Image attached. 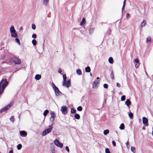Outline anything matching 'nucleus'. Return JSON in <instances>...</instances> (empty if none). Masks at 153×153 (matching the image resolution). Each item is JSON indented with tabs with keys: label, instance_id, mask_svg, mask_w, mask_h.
<instances>
[{
	"label": "nucleus",
	"instance_id": "nucleus-1",
	"mask_svg": "<svg viewBox=\"0 0 153 153\" xmlns=\"http://www.w3.org/2000/svg\"><path fill=\"white\" fill-rule=\"evenodd\" d=\"M8 84V82L6 79H3L0 82V94L3 93V90Z\"/></svg>",
	"mask_w": 153,
	"mask_h": 153
},
{
	"label": "nucleus",
	"instance_id": "nucleus-2",
	"mask_svg": "<svg viewBox=\"0 0 153 153\" xmlns=\"http://www.w3.org/2000/svg\"><path fill=\"white\" fill-rule=\"evenodd\" d=\"M52 86L53 90L55 91V94L56 96H59L61 95V93L53 83H52Z\"/></svg>",
	"mask_w": 153,
	"mask_h": 153
},
{
	"label": "nucleus",
	"instance_id": "nucleus-3",
	"mask_svg": "<svg viewBox=\"0 0 153 153\" xmlns=\"http://www.w3.org/2000/svg\"><path fill=\"white\" fill-rule=\"evenodd\" d=\"M10 30L11 33V36L13 37H17V34L16 33V31L13 26H12L10 28Z\"/></svg>",
	"mask_w": 153,
	"mask_h": 153
},
{
	"label": "nucleus",
	"instance_id": "nucleus-4",
	"mask_svg": "<svg viewBox=\"0 0 153 153\" xmlns=\"http://www.w3.org/2000/svg\"><path fill=\"white\" fill-rule=\"evenodd\" d=\"M49 128L46 129L43 131L42 134V136H45L51 131L53 128L52 126L51 125H50L49 126Z\"/></svg>",
	"mask_w": 153,
	"mask_h": 153
},
{
	"label": "nucleus",
	"instance_id": "nucleus-5",
	"mask_svg": "<svg viewBox=\"0 0 153 153\" xmlns=\"http://www.w3.org/2000/svg\"><path fill=\"white\" fill-rule=\"evenodd\" d=\"M11 59L16 64L19 65L21 63V60L16 57H13Z\"/></svg>",
	"mask_w": 153,
	"mask_h": 153
},
{
	"label": "nucleus",
	"instance_id": "nucleus-6",
	"mask_svg": "<svg viewBox=\"0 0 153 153\" xmlns=\"http://www.w3.org/2000/svg\"><path fill=\"white\" fill-rule=\"evenodd\" d=\"M99 79V77H97V80H95L93 82L92 85V88L94 89H96L97 88L98 85L100 83V81L98 79Z\"/></svg>",
	"mask_w": 153,
	"mask_h": 153
},
{
	"label": "nucleus",
	"instance_id": "nucleus-7",
	"mask_svg": "<svg viewBox=\"0 0 153 153\" xmlns=\"http://www.w3.org/2000/svg\"><path fill=\"white\" fill-rule=\"evenodd\" d=\"M50 114L51 117L50 118L49 121L51 123L53 124V121L55 119L56 115L54 112L53 111H51Z\"/></svg>",
	"mask_w": 153,
	"mask_h": 153
},
{
	"label": "nucleus",
	"instance_id": "nucleus-8",
	"mask_svg": "<svg viewBox=\"0 0 153 153\" xmlns=\"http://www.w3.org/2000/svg\"><path fill=\"white\" fill-rule=\"evenodd\" d=\"M54 143L55 145L59 147L60 148H62L63 147V144L61 143L58 140L56 139L54 141Z\"/></svg>",
	"mask_w": 153,
	"mask_h": 153
},
{
	"label": "nucleus",
	"instance_id": "nucleus-9",
	"mask_svg": "<svg viewBox=\"0 0 153 153\" xmlns=\"http://www.w3.org/2000/svg\"><path fill=\"white\" fill-rule=\"evenodd\" d=\"M62 85L63 86H65L67 88H68L71 85V82L70 80L66 81H65V83L62 82Z\"/></svg>",
	"mask_w": 153,
	"mask_h": 153
},
{
	"label": "nucleus",
	"instance_id": "nucleus-10",
	"mask_svg": "<svg viewBox=\"0 0 153 153\" xmlns=\"http://www.w3.org/2000/svg\"><path fill=\"white\" fill-rule=\"evenodd\" d=\"M12 105V103H10L7 105V106L2 108L0 110L1 113H2L3 112L7 110Z\"/></svg>",
	"mask_w": 153,
	"mask_h": 153
},
{
	"label": "nucleus",
	"instance_id": "nucleus-11",
	"mask_svg": "<svg viewBox=\"0 0 153 153\" xmlns=\"http://www.w3.org/2000/svg\"><path fill=\"white\" fill-rule=\"evenodd\" d=\"M67 108L66 106H62L61 108V111L63 114L66 113Z\"/></svg>",
	"mask_w": 153,
	"mask_h": 153
},
{
	"label": "nucleus",
	"instance_id": "nucleus-12",
	"mask_svg": "<svg viewBox=\"0 0 153 153\" xmlns=\"http://www.w3.org/2000/svg\"><path fill=\"white\" fill-rule=\"evenodd\" d=\"M21 135L23 137H25L27 135V133L25 131H20Z\"/></svg>",
	"mask_w": 153,
	"mask_h": 153
},
{
	"label": "nucleus",
	"instance_id": "nucleus-13",
	"mask_svg": "<svg viewBox=\"0 0 153 153\" xmlns=\"http://www.w3.org/2000/svg\"><path fill=\"white\" fill-rule=\"evenodd\" d=\"M142 120L143 124H146L148 122V120L146 117H143L142 118Z\"/></svg>",
	"mask_w": 153,
	"mask_h": 153
},
{
	"label": "nucleus",
	"instance_id": "nucleus-14",
	"mask_svg": "<svg viewBox=\"0 0 153 153\" xmlns=\"http://www.w3.org/2000/svg\"><path fill=\"white\" fill-rule=\"evenodd\" d=\"M125 103V104L128 107L129 106H130L131 104V102L130 101V100L129 99H127L126 100Z\"/></svg>",
	"mask_w": 153,
	"mask_h": 153
},
{
	"label": "nucleus",
	"instance_id": "nucleus-15",
	"mask_svg": "<svg viewBox=\"0 0 153 153\" xmlns=\"http://www.w3.org/2000/svg\"><path fill=\"white\" fill-rule=\"evenodd\" d=\"M146 23V21L144 20H143V22H141L140 27H143L145 26Z\"/></svg>",
	"mask_w": 153,
	"mask_h": 153
},
{
	"label": "nucleus",
	"instance_id": "nucleus-16",
	"mask_svg": "<svg viewBox=\"0 0 153 153\" xmlns=\"http://www.w3.org/2000/svg\"><path fill=\"white\" fill-rule=\"evenodd\" d=\"M41 78V76L39 74H37L35 76V79L37 80L40 79Z\"/></svg>",
	"mask_w": 153,
	"mask_h": 153
},
{
	"label": "nucleus",
	"instance_id": "nucleus-17",
	"mask_svg": "<svg viewBox=\"0 0 153 153\" xmlns=\"http://www.w3.org/2000/svg\"><path fill=\"white\" fill-rule=\"evenodd\" d=\"M85 23V19L84 18H83L82 19V21L80 23V25H84Z\"/></svg>",
	"mask_w": 153,
	"mask_h": 153
},
{
	"label": "nucleus",
	"instance_id": "nucleus-18",
	"mask_svg": "<svg viewBox=\"0 0 153 153\" xmlns=\"http://www.w3.org/2000/svg\"><path fill=\"white\" fill-rule=\"evenodd\" d=\"M43 3L45 5H47L49 2V0H43Z\"/></svg>",
	"mask_w": 153,
	"mask_h": 153
},
{
	"label": "nucleus",
	"instance_id": "nucleus-19",
	"mask_svg": "<svg viewBox=\"0 0 153 153\" xmlns=\"http://www.w3.org/2000/svg\"><path fill=\"white\" fill-rule=\"evenodd\" d=\"M109 130L108 129H106L104 131L103 134L105 135H106L108 134L109 133Z\"/></svg>",
	"mask_w": 153,
	"mask_h": 153
},
{
	"label": "nucleus",
	"instance_id": "nucleus-20",
	"mask_svg": "<svg viewBox=\"0 0 153 153\" xmlns=\"http://www.w3.org/2000/svg\"><path fill=\"white\" fill-rule=\"evenodd\" d=\"M91 71V69L88 66L85 68V71L87 72H89Z\"/></svg>",
	"mask_w": 153,
	"mask_h": 153
},
{
	"label": "nucleus",
	"instance_id": "nucleus-21",
	"mask_svg": "<svg viewBox=\"0 0 153 153\" xmlns=\"http://www.w3.org/2000/svg\"><path fill=\"white\" fill-rule=\"evenodd\" d=\"M125 128L124 125L123 123H122L120 125L119 128L121 130H123Z\"/></svg>",
	"mask_w": 153,
	"mask_h": 153
},
{
	"label": "nucleus",
	"instance_id": "nucleus-22",
	"mask_svg": "<svg viewBox=\"0 0 153 153\" xmlns=\"http://www.w3.org/2000/svg\"><path fill=\"white\" fill-rule=\"evenodd\" d=\"M108 61L111 64H113V59L112 57H110L109 58Z\"/></svg>",
	"mask_w": 153,
	"mask_h": 153
},
{
	"label": "nucleus",
	"instance_id": "nucleus-23",
	"mask_svg": "<svg viewBox=\"0 0 153 153\" xmlns=\"http://www.w3.org/2000/svg\"><path fill=\"white\" fill-rule=\"evenodd\" d=\"M74 117L76 119L78 120L80 119V116L79 114H76L74 116Z\"/></svg>",
	"mask_w": 153,
	"mask_h": 153
},
{
	"label": "nucleus",
	"instance_id": "nucleus-24",
	"mask_svg": "<svg viewBox=\"0 0 153 153\" xmlns=\"http://www.w3.org/2000/svg\"><path fill=\"white\" fill-rule=\"evenodd\" d=\"M76 73L79 75H81L82 74L81 70L80 69H78L76 70Z\"/></svg>",
	"mask_w": 153,
	"mask_h": 153
},
{
	"label": "nucleus",
	"instance_id": "nucleus-25",
	"mask_svg": "<svg viewBox=\"0 0 153 153\" xmlns=\"http://www.w3.org/2000/svg\"><path fill=\"white\" fill-rule=\"evenodd\" d=\"M49 111L48 110H45L43 113V115L45 117L47 114L48 113Z\"/></svg>",
	"mask_w": 153,
	"mask_h": 153
},
{
	"label": "nucleus",
	"instance_id": "nucleus-26",
	"mask_svg": "<svg viewBox=\"0 0 153 153\" xmlns=\"http://www.w3.org/2000/svg\"><path fill=\"white\" fill-rule=\"evenodd\" d=\"M32 43L34 46H35L37 44L36 41L35 39H33L32 41Z\"/></svg>",
	"mask_w": 153,
	"mask_h": 153
},
{
	"label": "nucleus",
	"instance_id": "nucleus-27",
	"mask_svg": "<svg viewBox=\"0 0 153 153\" xmlns=\"http://www.w3.org/2000/svg\"><path fill=\"white\" fill-rule=\"evenodd\" d=\"M63 80L62 82H63L64 83H65V81H66V76L65 74H64L63 75Z\"/></svg>",
	"mask_w": 153,
	"mask_h": 153
},
{
	"label": "nucleus",
	"instance_id": "nucleus-28",
	"mask_svg": "<svg viewBox=\"0 0 153 153\" xmlns=\"http://www.w3.org/2000/svg\"><path fill=\"white\" fill-rule=\"evenodd\" d=\"M128 116L131 119H132L133 117V114L131 112L129 113L128 114Z\"/></svg>",
	"mask_w": 153,
	"mask_h": 153
},
{
	"label": "nucleus",
	"instance_id": "nucleus-29",
	"mask_svg": "<svg viewBox=\"0 0 153 153\" xmlns=\"http://www.w3.org/2000/svg\"><path fill=\"white\" fill-rule=\"evenodd\" d=\"M22 145L21 144H19L17 146V149L19 150H20L22 148Z\"/></svg>",
	"mask_w": 153,
	"mask_h": 153
},
{
	"label": "nucleus",
	"instance_id": "nucleus-30",
	"mask_svg": "<svg viewBox=\"0 0 153 153\" xmlns=\"http://www.w3.org/2000/svg\"><path fill=\"white\" fill-rule=\"evenodd\" d=\"M110 77L112 79H114V74L113 71H112L110 74Z\"/></svg>",
	"mask_w": 153,
	"mask_h": 153
},
{
	"label": "nucleus",
	"instance_id": "nucleus-31",
	"mask_svg": "<svg viewBox=\"0 0 153 153\" xmlns=\"http://www.w3.org/2000/svg\"><path fill=\"white\" fill-rule=\"evenodd\" d=\"M131 150L134 153H135V148L133 146H132L131 148Z\"/></svg>",
	"mask_w": 153,
	"mask_h": 153
},
{
	"label": "nucleus",
	"instance_id": "nucleus-32",
	"mask_svg": "<svg viewBox=\"0 0 153 153\" xmlns=\"http://www.w3.org/2000/svg\"><path fill=\"white\" fill-rule=\"evenodd\" d=\"M151 39V38L150 37H148L146 39V42L147 43H148V42H150Z\"/></svg>",
	"mask_w": 153,
	"mask_h": 153
},
{
	"label": "nucleus",
	"instance_id": "nucleus-33",
	"mask_svg": "<svg viewBox=\"0 0 153 153\" xmlns=\"http://www.w3.org/2000/svg\"><path fill=\"white\" fill-rule=\"evenodd\" d=\"M126 99V96L125 95L121 97V100L122 101H124Z\"/></svg>",
	"mask_w": 153,
	"mask_h": 153
},
{
	"label": "nucleus",
	"instance_id": "nucleus-34",
	"mask_svg": "<svg viewBox=\"0 0 153 153\" xmlns=\"http://www.w3.org/2000/svg\"><path fill=\"white\" fill-rule=\"evenodd\" d=\"M76 110L74 108H71V112L72 113H76Z\"/></svg>",
	"mask_w": 153,
	"mask_h": 153
},
{
	"label": "nucleus",
	"instance_id": "nucleus-35",
	"mask_svg": "<svg viewBox=\"0 0 153 153\" xmlns=\"http://www.w3.org/2000/svg\"><path fill=\"white\" fill-rule=\"evenodd\" d=\"M16 42L19 44V45H20V42L19 39L18 38H16L15 39Z\"/></svg>",
	"mask_w": 153,
	"mask_h": 153
},
{
	"label": "nucleus",
	"instance_id": "nucleus-36",
	"mask_svg": "<svg viewBox=\"0 0 153 153\" xmlns=\"http://www.w3.org/2000/svg\"><path fill=\"white\" fill-rule=\"evenodd\" d=\"M77 110L79 111H81L82 110V108L80 106H79L77 108Z\"/></svg>",
	"mask_w": 153,
	"mask_h": 153
},
{
	"label": "nucleus",
	"instance_id": "nucleus-37",
	"mask_svg": "<svg viewBox=\"0 0 153 153\" xmlns=\"http://www.w3.org/2000/svg\"><path fill=\"white\" fill-rule=\"evenodd\" d=\"M105 152L106 153H111L109 149L107 148L105 149Z\"/></svg>",
	"mask_w": 153,
	"mask_h": 153
},
{
	"label": "nucleus",
	"instance_id": "nucleus-38",
	"mask_svg": "<svg viewBox=\"0 0 153 153\" xmlns=\"http://www.w3.org/2000/svg\"><path fill=\"white\" fill-rule=\"evenodd\" d=\"M10 120L13 123L14 120V118L13 116H12L10 119Z\"/></svg>",
	"mask_w": 153,
	"mask_h": 153
},
{
	"label": "nucleus",
	"instance_id": "nucleus-39",
	"mask_svg": "<svg viewBox=\"0 0 153 153\" xmlns=\"http://www.w3.org/2000/svg\"><path fill=\"white\" fill-rule=\"evenodd\" d=\"M32 28L33 30H35L36 29V26L34 24H32Z\"/></svg>",
	"mask_w": 153,
	"mask_h": 153
},
{
	"label": "nucleus",
	"instance_id": "nucleus-40",
	"mask_svg": "<svg viewBox=\"0 0 153 153\" xmlns=\"http://www.w3.org/2000/svg\"><path fill=\"white\" fill-rule=\"evenodd\" d=\"M51 153H55V150L54 148H53L51 151Z\"/></svg>",
	"mask_w": 153,
	"mask_h": 153
},
{
	"label": "nucleus",
	"instance_id": "nucleus-41",
	"mask_svg": "<svg viewBox=\"0 0 153 153\" xmlns=\"http://www.w3.org/2000/svg\"><path fill=\"white\" fill-rule=\"evenodd\" d=\"M37 36L36 34H34L32 35V37L34 39L36 38Z\"/></svg>",
	"mask_w": 153,
	"mask_h": 153
},
{
	"label": "nucleus",
	"instance_id": "nucleus-42",
	"mask_svg": "<svg viewBox=\"0 0 153 153\" xmlns=\"http://www.w3.org/2000/svg\"><path fill=\"white\" fill-rule=\"evenodd\" d=\"M140 65V64L139 63H137V64L135 65V67L136 68H137L139 67Z\"/></svg>",
	"mask_w": 153,
	"mask_h": 153
},
{
	"label": "nucleus",
	"instance_id": "nucleus-43",
	"mask_svg": "<svg viewBox=\"0 0 153 153\" xmlns=\"http://www.w3.org/2000/svg\"><path fill=\"white\" fill-rule=\"evenodd\" d=\"M103 87L104 88H106L108 87V85L106 84H104L103 85Z\"/></svg>",
	"mask_w": 153,
	"mask_h": 153
},
{
	"label": "nucleus",
	"instance_id": "nucleus-44",
	"mask_svg": "<svg viewBox=\"0 0 153 153\" xmlns=\"http://www.w3.org/2000/svg\"><path fill=\"white\" fill-rule=\"evenodd\" d=\"M125 4H123V7L122 8V12H122V14L123 13V9L125 7Z\"/></svg>",
	"mask_w": 153,
	"mask_h": 153
},
{
	"label": "nucleus",
	"instance_id": "nucleus-45",
	"mask_svg": "<svg viewBox=\"0 0 153 153\" xmlns=\"http://www.w3.org/2000/svg\"><path fill=\"white\" fill-rule=\"evenodd\" d=\"M5 57V55L4 54H3L1 56V59H4Z\"/></svg>",
	"mask_w": 153,
	"mask_h": 153
},
{
	"label": "nucleus",
	"instance_id": "nucleus-46",
	"mask_svg": "<svg viewBox=\"0 0 153 153\" xmlns=\"http://www.w3.org/2000/svg\"><path fill=\"white\" fill-rule=\"evenodd\" d=\"M134 61L135 62H136L137 63H139V60L137 58H136V59H135Z\"/></svg>",
	"mask_w": 153,
	"mask_h": 153
},
{
	"label": "nucleus",
	"instance_id": "nucleus-47",
	"mask_svg": "<svg viewBox=\"0 0 153 153\" xmlns=\"http://www.w3.org/2000/svg\"><path fill=\"white\" fill-rule=\"evenodd\" d=\"M65 149L68 152H69V149L68 146H66L65 147Z\"/></svg>",
	"mask_w": 153,
	"mask_h": 153
},
{
	"label": "nucleus",
	"instance_id": "nucleus-48",
	"mask_svg": "<svg viewBox=\"0 0 153 153\" xmlns=\"http://www.w3.org/2000/svg\"><path fill=\"white\" fill-rule=\"evenodd\" d=\"M94 30V29L93 28H91L89 30V33H92Z\"/></svg>",
	"mask_w": 153,
	"mask_h": 153
},
{
	"label": "nucleus",
	"instance_id": "nucleus-49",
	"mask_svg": "<svg viewBox=\"0 0 153 153\" xmlns=\"http://www.w3.org/2000/svg\"><path fill=\"white\" fill-rule=\"evenodd\" d=\"M112 143L114 146H115L116 145V143L114 141H112Z\"/></svg>",
	"mask_w": 153,
	"mask_h": 153
},
{
	"label": "nucleus",
	"instance_id": "nucleus-50",
	"mask_svg": "<svg viewBox=\"0 0 153 153\" xmlns=\"http://www.w3.org/2000/svg\"><path fill=\"white\" fill-rule=\"evenodd\" d=\"M116 85L118 87H120V84L118 82L117 83Z\"/></svg>",
	"mask_w": 153,
	"mask_h": 153
},
{
	"label": "nucleus",
	"instance_id": "nucleus-51",
	"mask_svg": "<svg viewBox=\"0 0 153 153\" xmlns=\"http://www.w3.org/2000/svg\"><path fill=\"white\" fill-rule=\"evenodd\" d=\"M58 72L59 73L61 74H62L61 73V72H62V70H61V69H59V70H58Z\"/></svg>",
	"mask_w": 153,
	"mask_h": 153
},
{
	"label": "nucleus",
	"instance_id": "nucleus-52",
	"mask_svg": "<svg viewBox=\"0 0 153 153\" xmlns=\"http://www.w3.org/2000/svg\"><path fill=\"white\" fill-rule=\"evenodd\" d=\"M8 153H13V151L12 150H10Z\"/></svg>",
	"mask_w": 153,
	"mask_h": 153
},
{
	"label": "nucleus",
	"instance_id": "nucleus-53",
	"mask_svg": "<svg viewBox=\"0 0 153 153\" xmlns=\"http://www.w3.org/2000/svg\"><path fill=\"white\" fill-rule=\"evenodd\" d=\"M129 14L128 13H127L126 14V17L127 18H128V16H129Z\"/></svg>",
	"mask_w": 153,
	"mask_h": 153
},
{
	"label": "nucleus",
	"instance_id": "nucleus-54",
	"mask_svg": "<svg viewBox=\"0 0 153 153\" xmlns=\"http://www.w3.org/2000/svg\"><path fill=\"white\" fill-rule=\"evenodd\" d=\"M126 146H128L129 145V142H128V141L126 143Z\"/></svg>",
	"mask_w": 153,
	"mask_h": 153
},
{
	"label": "nucleus",
	"instance_id": "nucleus-55",
	"mask_svg": "<svg viewBox=\"0 0 153 153\" xmlns=\"http://www.w3.org/2000/svg\"><path fill=\"white\" fill-rule=\"evenodd\" d=\"M126 4V0H125L124 1L123 4Z\"/></svg>",
	"mask_w": 153,
	"mask_h": 153
},
{
	"label": "nucleus",
	"instance_id": "nucleus-56",
	"mask_svg": "<svg viewBox=\"0 0 153 153\" xmlns=\"http://www.w3.org/2000/svg\"><path fill=\"white\" fill-rule=\"evenodd\" d=\"M22 29H23L22 27H20V30H22Z\"/></svg>",
	"mask_w": 153,
	"mask_h": 153
},
{
	"label": "nucleus",
	"instance_id": "nucleus-57",
	"mask_svg": "<svg viewBox=\"0 0 153 153\" xmlns=\"http://www.w3.org/2000/svg\"><path fill=\"white\" fill-rule=\"evenodd\" d=\"M143 130H145V128L144 127H143Z\"/></svg>",
	"mask_w": 153,
	"mask_h": 153
},
{
	"label": "nucleus",
	"instance_id": "nucleus-58",
	"mask_svg": "<svg viewBox=\"0 0 153 153\" xmlns=\"http://www.w3.org/2000/svg\"><path fill=\"white\" fill-rule=\"evenodd\" d=\"M90 76H92V74H91V73H90Z\"/></svg>",
	"mask_w": 153,
	"mask_h": 153
},
{
	"label": "nucleus",
	"instance_id": "nucleus-59",
	"mask_svg": "<svg viewBox=\"0 0 153 153\" xmlns=\"http://www.w3.org/2000/svg\"><path fill=\"white\" fill-rule=\"evenodd\" d=\"M152 135L153 136V130L152 131Z\"/></svg>",
	"mask_w": 153,
	"mask_h": 153
},
{
	"label": "nucleus",
	"instance_id": "nucleus-60",
	"mask_svg": "<svg viewBox=\"0 0 153 153\" xmlns=\"http://www.w3.org/2000/svg\"><path fill=\"white\" fill-rule=\"evenodd\" d=\"M152 76H153V74Z\"/></svg>",
	"mask_w": 153,
	"mask_h": 153
}]
</instances>
